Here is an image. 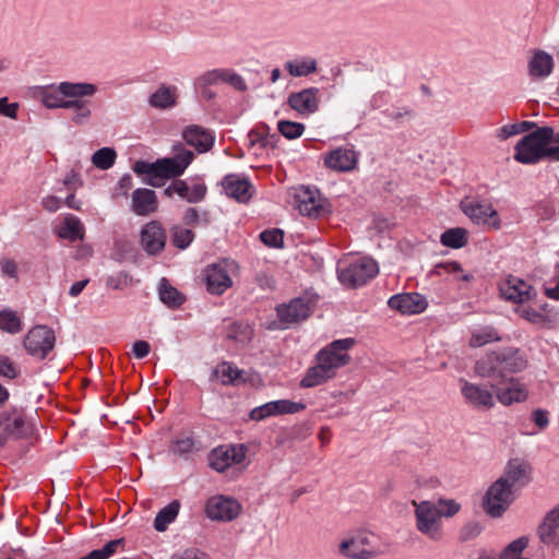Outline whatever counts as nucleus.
I'll return each mask as SVG.
<instances>
[{
  "label": "nucleus",
  "mask_w": 559,
  "mask_h": 559,
  "mask_svg": "<svg viewBox=\"0 0 559 559\" xmlns=\"http://www.w3.org/2000/svg\"><path fill=\"white\" fill-rule=\"evenodd\" d=\"M463 213L476 225L488 229L501 228V219L493 205L486 200H465L461 202Z\"/></svg>",
  "instance_id": "obj_11"
},
{
  "label": "nucleus",
  "mask_w": 559,
  "mask_h": 559,
  "mask_svg": "<svg viewBox=\"0 0 559 559\" xmlns=\"http://www.w3.org/2000/svg\"><path fill=\"white\" fill-rule=\"evenodd\" d=\"M275 415H284V414H296L306 408V405L302 403L293 402L289 400H277L273 401Z\"/></svg>",
  "instance_id": "obj_49"
},
{
  "label": "nucleus",
  "mask_w": 559,
  "mask_h": 559,
  "mask_svg": "<svg viewBox=\"0 0 559 559\" xmlns=\"http://www.w3.org/2000/svg\"><path fill=\"white\" fill-rule=\"evenodd\" d=\"M292 109L301 116H309L318 111L320 106V90L318 87H308L299 92L292 93L287 99Z\"/></svg>",
  "instance_id": "obj_20"
},
{
  "label": "nucleus",
  "mask_w": 559,
  "mask_h": 559,
  "mask_svg": "<svg viewBox=\"0 0 559 559\" xmlns=\"http://www.w3.org/2000/svg\"><path fill=\"white\" fill-rule=\"evenodd\" d=\"M32 431L33 425L23 408L13 407L0 413V448L9 440L29 436Z\"/></svg>",
  "instance_id": "obj_7"
},
{
  "label": "nucleus",
  "mask_w": 559,
  "mask_h": 559,
  "mask_svg": "<svg viewBox=\"0 0 559 559\" xmlns=\"http://www.w3.org/2000/svg\"><path fill=\"white\" fill-rule=\"evenodd\" d=\"M85 97H78L68 99V105L64 109H72V122L76 126L85 124L92 116L88 102L84 100Z\"/></svg>",
  "instance_id": "obj_35"
},
{
  "label": "nucleus",
  "mask_w": 559,
  "mask_h": 559,
  "mask_svg": "<svg viewBox=\"0 0 559 559\" xmlns=\"http://www.w3.org/2000/svg\"><path fill=\"white\" fill-rule=\"evenodd\" d=\"M296 206L301 215L319 218L328 213L323 200L317 191L301 188L296 193Z\"/></svg>",
  "instance_id": "obj_21"
},
{
  "label": "nucleus",
  "mask_w": 559,
  "mask_h": 559,
  "mask_svg": "<svg viewBox=\"0 0 559 559\" xmlns=\"http://www.w3.org/2000/svg\"><path fill=\"white\" fill-rule=\"evenodd\" d=\"M528 546V538L522 536L510 543L501 552V559H528L522 557L523 550Z\"/></svg>",
  "instance_id": "obj_46"
},
{
  "label": "nucleus",
  "mask_w": 559,
  "mask_h": 559,
  "mask_svg": "<svg viewBox=\"0 0 559 559\" xmlns=\"http://www.w3.org/2000/svg\"><path fill=\"white\" fill-rule=\"evenodd\" d=\"M514 493L504 478H498L486 491L483 508L491 518H500L512 504Z\"/></svg>",
  "instance_id": "obj_8"
},
{
  "label": "nucleus",
  "mask_w": 559,
  "mask_h": 559,
  "mask_svg": "<svg viewBox=\"0 0 559 559\" xmlns=\"http://www.w3.org/2000/svg\"><path fill=\"white\" fill-rule=\"evenodd\" d=\"M194 449V440L191 437H182L174 440L170 444V451L174 454H188Z\"/></svg>",
  "instance_id": "obj_52"
},
{
  "label": "nucleus",
  "mask_w": 559,
  "mask_h": 559,
  "mask_svg": "<svg viewBox=\"0 0 559 559\" xmlns=\"http://www.w3.org/2000/svg\"><path fill=\"white\" fill-rule=\"evenodd\" d=\"M19 110L17 103H9L8 97L0 98V116L16 119Z\"/></svg>",
  "instance_id": "obj_56"
},
{
  "label": "nucleus",
  "mask_w": 559,
  "mask_h": 559,
  "mask_svg": "<svg viewBox=\"0 0 559 559\" xmlns=\"http://www.w3.org/2000/svg\"><path fill=\"white\" fill-rule=\"evenodd\" d=\"M437 269L442 270L444 273L450 274L457 282L471 283L474 281V274L465 271L462 265L456 261L443 262L437 265Z\"/></svg>",
  "instance_id": "obj_40"
},
{
  "label": "nucleus",
  "mask_w": 559,
  "mask_h": 559,
  "mask_svg": "<svg viewBox=\"0 0 559 559\" xmlns=\"http://www.w3.org/2000/svg\"><path fill=\"white\" fill-rule=\"evenodd\" d=\"M374 535L368 531H356L346 535L337 545V554L346 559H372L379 555Z\"/></svg>",
  "instance_id": "obj_6"
},
{
  "label": "nucleus",
  "mask_w": 559,
  "mask_h": 559,
  "mask_svg": "<svg viewBox=\"0 0 559 559\" xmlns=\"http://www.w3.org/2000/svg\"><path fill=\"white\" fill-rule=\"evenodd\" d=\"M1 270L8 276H15L17 272L16 263L13 260L7 259L1 261Z\"/></svg>",
  "instance_id": "obj_63"
},
{
  "label": "nucleus",
  "mask_w": 559,
  "mask_h": 559,
  "mask_svg": "<svg viewBox=\"0 0 559 559\" xmlns=\"http://www.w3.org/2000/svg\"><path fill=\"white\" fill-rule=\"evenodd\" d=\"M124 538L109 540L103 548L95 549L80 559H109L117 554L118 549L124 548Z\"/></svg>",
  "instance_id": "obj_39"
},
{
  "label": "nucleus",
  "mask_w": 559,
  "mask_h": 559,
  "mask_svg": "<svg viewBox=\"0 0 559 559\" xmlns=\"http://www.w3.org/2000/svg\"><path fill=\"white\" fill-rule=\"evenodd\" d=\"M514 150V159L521 164L533 165L544 159L559 162V145H556L551 127H540L526 134Z\"/></svg>",
  "instance_id": "obj_3"
},
{
  "label": "nucleus",
  "mask_w": 559,
  "mask_h": 559,
  "mask_svg": "<svg viewBox=\"0 0 559 559\" xmlns=\"http://www.w3.org/2000/svg\"><path fill=\"white\" fill-rule=\"evenodd\" d=\"M158 209L155 191L146 188L135 189L131 194V210L139 216H148Z\"/></svg>",
  "instance_id": "obj_26"
},
{
  "label": "nucleus",
  "mask_w": 559,
  "mask_h": 559,
  "mask_svg": "<svg viewBox=\"0 0 559 559\" xmlns=\"http://www.w3.org/2000/svg\"><path fill=\"white\" fill-rule=\"evenodd\" d=\"M559 510L549 511L538 527L539 539L547 545H554L558 540Z\"/></svg>",
  "instance_id": "obj_31"
},
{
  "label": "nucleus",
  "mask_w": 559,
  "mask_h": 559,
  "mask_svg": "<svg viewBox=\"0 0 559 559\" xmlns=\"http://www.w3.org/2000/svg\"><path fill=\"white\" fill-rule=\"evenodd\" d=\"M17 376V370L10 358L5 356L0 357V377L14 379Z\"/></svg>",
  "instance_id": "obj_55"
},
{
  "label": "nucleus",
  "mask_w": 559,
  "mask_h": 559,
  "mask_svg": "<svg viewBox=\"0 0 559 559\" xmlns=\"http://www.w3.org/2000/svg\"><path fill=\"white\" fill-rule=\"evenodd\" d=\"M182 136L189 145L193 146L200 153L207 152L214 144L213 134L197 124L186 127Z\"/></svg>",
  "instance_id": "obj_28"
},
{
  "label": "nucleus",
  "mask_w": 559,
  "mask_h": 559,
  "mask_svg": "<svg viewBox=\"0 0 559 559\" xmlns=\"http://www.w3.org/2000/svg\"><path fill=\"white\" fill-rule=\"evenodd\" d=\"M0 329L11 334L19 333L22 330V322L17 314L12 310L0 312Z\"/></svg>",
  "instance_id": "obj_45"
},
{
  "label": "nucleus",
  "mask_w": 559,
  "mask_h": 559,
  "mask_svg": "<svg viewBox=\"0 0 559 559\" xmlns=\"http://www.w3.org/2000/svg\"><path fill=\"white\" fill-rule=\"evenodd\" d=\"M518 313L522 319L533 324H544L546 322V317L532 307H522L518 310Z\"/></svg>",
  "instance_id": "obj_54"
},
{
  "label": "nucleus",
  "mask_w": 559,
  "mask_h": 559,
  "mask_svg": "<svg viewBox=\"0 0 559 559\" xmlns=\"http://www.w3.org/2000/svg\"><path fill=\"white\" fill-rule=\"evenodd\" d=\"M532 420L539 429H545L549 424L548 413L543 409H536L532 413Z\"/></svg>",
  "instance_id": "obj_60"
},
{
  "label": "nucleus",
  "mask_w": 559,
  "mask_h": 559,
  "mask_svg": "<svg viewBox=\"0 0 559 559\" xmlns=\"http://www.w3.org/2000/svg\"><path fill=\"white\" fill-rule=\"evenodd\" d=\"M164 193L167 197H171L176 193L189 203H197L204 199L206 194V187L203 183H197L189 187L186 181L176 180L165 189Z\"/></svg>",
  "instance_id": "obj_29"
},
{
  "label": "nucleus",
  "mask_w": 559,
  "mask_h": 559,
  "mask_svg": "<svg viewBox=\"0 0 559 559\" xmlns=\"http://www.w3.org/2000/svg\"><path fill=\"white\" fill-rule=\"evenodd\" d=\"M175 156L156 160V179L160 180L162 186L165 179L177 178L181 176L194 158L193 152L183 146L175 147Z\"/></svg>",
  "instance_id": "obj_12"
},
{
  "label": "nucleus",
  "mask_w": 559,
  "mask_h": 559,
  "mask_svg": "<svg viewBox=\"0 0 559 559\" xmlns=\"http://www.w3.org/2000/svg\"><path fill=\"white\" fill-rule=\"evenodd\" d=\"M313 307L309 298L298 297L288 304L280 305L276 312L281 322L288 325L306 320L313 311Z\"/></svg>",
  "instance_id": "obj_18"
},
{
  "label": "nucleus",
  "mask_w": 559,
  "mask_h": 559,
  "mask_svg": "<svg viewBox=\"0 0 559 559\" xmlns=\"http://www.w3.org/2000/svg\"><path fill=\"white\" fill-rule=\"evenodd\" d=\"M416 528L419 533L432 542L443 538L442 518H452L461 510V504L454 499L440 498L436 502L425 500L412 501Z\"/></svg>",
  "instance_id": "obj_2"
},
{
  "label": "nucleus",
  "mask_w": 559,
  "mask_h": 559,
  "mask_svg": "<svg viewBox=\"0 0 559 559\" xmlns=\"http://www.w3.org/2000/svg\"><path fill=\"white\" fill-rule=\"evenodd\" d=\"M388 305L402 314H416L426 310L427 300L418 293H405L392 296Z\"/></svg>",
  "instance_id": "obj_24"
},
{
  "label": "nucleus",
  "mask_w": 559,
  "mask_h": 559,
  "mask_svg": "<svg viewBox=\"0 0 559 559\" xmlns=\"http://www.w3.org/2000/svg\"><path fill=\"white\" fill-rule=\"evenodd\" d=\"M160 300L168 307H178L185 301V297L175 287L163 278L159 286Z\"/></svg>",
  "instance_id": "obj_41"
},
{
  "label": "nucleus",
  "mask_w": 559,
  "mask_h": 559,
  "mask_svg": "<svg viewBox=\"0 0 559 559\" xmlns=\"http://www.w3.org/2000/svg\"><path fill=\"white\" fill-rule=\"evenodd\" d=\"M379 272L378 264L370 258H359L348 265L338 267V278L347 287L365 285Z\"/></svg>",
  "instance_id": "obj_9"
},
{
  "label": "nucleus",
  "mask_w": 559,
  "mask_h": 559,
  "mask_svg": "<svg viewBox=\"0 0 559 559\" xmlns=\"http://www.w3.org/2000/svg\"><path fill=\"white\" fill-rule=\"evenodd\" d=\"M359 153L352 147H337L325 155V166L335 171L347 173L356 168Z\"/></svg>",
  "instance_id": "obj_23"
},
{
  "label": "nucleus",
  "mask_w": 559,
  "mask_h": 559,
  "mask_svg": "<svg viewBox=\"0 0 559 559\" xmlns=\"http://www.w3.org/2000/svg\"><path fill=\"white\" fill-rule=\"evenodd\" d=\"M501 337L492 326H481L472 332L468 345L473 348L485 346L489 343L499 342Z\"/></svg>",
  "instance_id": "obj_37"
},
{
  "label": "nucleus",
  "mask_w": 559,
  "mask_h": 559,
  "mask_svg": "<svg viewBox=\"0 0 559 559\" xmlns=\"http://www.w3.org/2000/svg\"><path fill=\"white\" fill-rule=\"evenodd\" d=\"M241 511L239 502L225 496H215L207 500L206 515L213 521L229 522L235 520Z\"/></svg>",
  "instance_id": "obj_15"
},
{
  "label": "nucleus",
  "mask_w": 559,
  "mask_h": 559,
  "mask_svg": "<svg viewBox=\"0 0 559 559\" xmlns=\"http://www.w3.org/2000/svg\"><path fill=\"white\" fill-rule=\"evenodd\" d=\"M528 74L533 79H545L554 69V58L544 50H535L528 61Z\"/></svg>",
  "instance_id": "obj_30"
},
{
  "label": "nucleus",
  "mask_w": 559,
  "mask_h": 559,
  "mask_svg": "<svg viewBox=\"0 0 559 559\" xmlns=\"http://www.w3.org/2000/svg\"><path fill=\"white\" fill-rule=\"evenodd\" d=\"M221 82L228 83L237 91H246L247 84L245 80L235 71L230 69H222Z\"/></svg>",
  "instance_id": "obj_50"
},
{
  "label": "nucleus",
  "mask_w": 559,
  "mask_h": 559,
  "mask_svg": "<svg viewBox=\"0 0 559 559\" xmlns=\"http://www.w3.org/2000/svg\"><path fill=\"white\" fill-rule=\"evenodd\" d=\"M180 510V502L174 500L164 507L156 515L154 520V528L157 532H165L168 525L171 524L178 516Z\"/></svg>",
  "instance_id": "obj_36"
},
{
  "label": "nucleus",
  "mask_w": 559,
  "mask_h": 559,
  "mask_svg": "<svg viewBox=\"0 0 559 559\" xmlns=\"http://www.w3.org/2000/svg\"><path fill=\"white\" fill-rule=\"evenodd\" d=\"M241 371L234 368L229 362L219 364L214 370V377L222 384H233L240 378Z\"/></svg>",
  "instance_id": "obj_43"
},
{
  "label": "nucleus",
  "mask_w": 559,
  "mask_h": 559,
  "mask_svg": "<svg viewBox=\"0 0 559 559\" xmlns=\"http://www.w3.org/2000/svg\"><path fill=\"white\" fill-rule=\"evenodd\" d=\"M499 292L503 299L515 304H523L534 295L532 285L513 275L500 282Z\"/></svg>",
  "instance_id": "obj_19"
},
{
  "label": "nucleus",
  "mask_w": 559,
  "mask_h": 559,
  "mask_svg": "<svg viewBox=\"0 0 559 559\" xmlns=\"http://www.w3.org/2000/svg\"><path fill=\"white\" fill-rule=\"evenodd\" d=\"M491 388L495 391L497 400L506 406L523 402L527 397L525 386L514 378L496 379Z\"/></svg>",
  "instance_id": "obj_16"
},
{
  "label": "nucleus",
  "mask_w": 559,
  "mask_h": 559,
  "mask_svg": "<svg viewBox=\"0 0 559 559\" xmlns=\"http://www.w3.org/2000/svg\"><path fill=\"white\" fill-rule=\"evenodd\" d=\"M532 467L528 462L522 459H512L508 462L504 474L500 478L506 479V484L523 487L531 479Z\"/></svg>",
  "instance_id": "obj_27"
},
{
  "label": "nucleus",
  "mask_w": 559,
  "mask_h": 559,
  "mask_svg": "<svg viewBox=\"0 0 559 559\" xmlns=\"http://www.w3.org/2000/svg\"><path fill=\"white\" fill-rule=\"evenodd\" d=\"M246 453L247 448L243 444L221 445L210 453V466L217 472H224L228 467L241 463Z\"/></svg>",
  "instance_id": "obj_14"
},
{
  "label": "nucleus",
  "mask_w": 559,
  "mask_h": 559,
  "mask_svg": "<svg viewBox=\"0 0 559 559\" xmlns=\"http://www.w3.org/2000/svg\"><path fill=\"white\" fill-rule=\"evenodd\" d=\"M238 271V264L233 260H222L205 269L206 288L211 294L222 295L233 286V276Z\"/></svg>",
  "instance_id": "obj_10"
},
{
  "label": "nucleus",
  "mask_w": 559,
  "mask_h": 559,
  "mask_svg": "<svg viewBox=\"0 0 559 559\" xmlns=\"http://www.w3.org/2000/svg\"><path fill=\"white\" fill-rule=\"evenodd\" d=\"M55 333L46 325H36L31 329L25 338L24 347L36 358L44 359L55 346Z\"/></svg>",
  "instance_id": "obj_13"
},
{
  "label": "nucleus",
  "mask_w": 559,
  "mask_h": 559,
  "mask_svg": "<svg viewBox=\"0 0 559 559\" xmlns=\"http://www.w3.org/2000/svg\"><path fill=\"white\" fill-rule=\"evenodd\" d=\"M171 559H207V557L198 549H187L181 554L174 555Z\"/></svg>",
  "instance_id": "obj_61"
},
{
  "label": "nucleus",
  "mask_w": 559,
  "mask_h": 559,
  "mask_svg": "<svg viewBox=\"0 0 559 559\" xmlns=\"http://www.w3.org/2000/svg\"><path fill=\"white\" fill-rule=\"evenodd\" d=\"M43 206L49 212H57L61 206V200L55 195H48L43 199Z\"/></svg>",
  "instance_id": "obj_62"
},
{
  "label": "nucleus",
  "mask_w": 559,
  "mask_h": 559,
  "mask_svg": "<svg viewBox=\"0 0 559 559\" xmlns=\"http://www.w3.org/2000/svg\"><path fill=\"white\" fill-rule=\"evenodd\" d=\"M355 345L352 337L335 340L316 355V365L308 368L300 381L301 388L321 385L336 377L340 368L350 361L349 349Z\"/></svg>",
  "instance_id": "obj_1"
},
{
  "label": "nucleus",
  "mask_w": 559,
  "mask_h": 559,
  "mask_svg": "<svg viewBox=\"0 0 559 559\" xmlns=\"http://www.w3.org/2000/svg\"><path fill=\"white\" fill-rule=\"evenodd\" d=\"M285 69L292 76H307L317 72V60L311 57L296 58L285 63Z\"/></svg>",
  "instance_id": "obj_34"
},
{
  "label": "nucleus",
  "mask_w": 559,
  "mask_h": 559,
  "mask_svg": "<svg viewBox=\"0 0 559 559\" xmlns=\"http://www.w3.org/2000/svg\"><path fill=\"white\" fill-rule=\"evenodd\" d=\"M461 393L465 402L480 411H487L495 406L493 393L485 385L471 383L461 379Z\"/></svg>",
  "instance_id": "obj_17"
},
{
  "label": "nucleus",
  "mask_w": 559,
  "mask_h": 559,
  "mask_svg": "<svg viewBox=\"0 0 559 559\" xmlns=\"http://www.w3.org/2000/svg\"><path fill=\"white\" fill-rule=\"evenodd\" d=\"M117 159V153L112 147H103L92 155V163L102 170H107L114 166Z\"/></svg>",
  "instance_id": "obj_42"
},
{
  "label": "nucleus",
  "mask_w": 559,
  "mask_h": 559,
  "mask_svg": "<svg viewBox=\"0 0 559 559\" xmlns=\"http://www.w3.org/2000/svg\"><path fill=\"white\" fill-rule=\"evenodd\" d=\"M97 86L87 82H60L43 86L38 96L48 109L66 108L68 99L78 97H93L97 93Z\"/></svg>",
  "instance_id": "obj_5"
},
{
  "label": "nucleus",
  "mask_w": 559,
  "mask_h": 559,
  "mask_svg": "<svg viewBox=\"0 0 559 559\" xmlns=\"http://www.w3.org/2000/svg\"><path fill=\"white\" fill-rule=\"evenodd\" d=\"M526 366L525 355L518 348L509 347L488 353L476 361L474 370L481 378L503 379L507 372H520Z\"/></svg>",
  "instance_id": "obj_4"
},
{
  "label": "nucleus",
  "mask_w": 559,
  "mask_h": 559,
  "mask_svg": "<svg viewBox=\"0 0 559 559\" xmlns=\"http://www.w3.org/2000/svg\"><path fill=\"white\" fill-rule=\"evenodd\" d=\"M84 233L83 224L73 215H68L58 229V236L71 242L83 239Z\"/></svg>",
  "instance_id": "obj_33"
},
{
  "label": "nucleus",
  "mask_w": 559,
  "mask_h": 559,
  "mask_svg": "<svg viewBox=\"0 0 559 559\" xmlns=\"http://www.w3.org/2000/svg\"><path fill=\"white\" fill-rule=\"evenodd\" d=\"M133 171L138 175H147L146 183L152 187H160V180L156 179V162L147 163L144 160H138L133 166Z\"/></svg>",
  "instance_id": "obj_47"
},
{
  "label": "nucleus",
  "mask_w": 559,
  "mask_h": 559,
  "mask_svg": "<svg viewBox=\"0 0 559 559\" xmlns=\"http://www.w3.org/2000/svg\"><path fill=\"white\" fill-rule=\"evenodd\" d=\"M271 416H276L273 401L254 407L249 414L250 419L255 421L263 420Z\"/></svg>",
  "instance_id": "obj_53"
},
{
  "label": "nucleus",
  "mask_w": 559,
  "mask_h": 559,
  "mask_svg": "<svg viewBox=\"0 0 559 559\" xmlns=\"http://www.w3.org/2000/svg\"><path fill=\"white\" fill-rule=\"evenodd\" d=\"M277 128L281 134L289 140L299 138L305 131V126L302 123L289 120L278 121Z\"/></svg>",
  "instance_id": "obj_48"
},
{
  "label": "nucleus",
  "mask_w": 559,
  "mask_h": 559,
  "mask_svg": "<svg viewBox=\"0 0 559 559\" xmlns=\"http://www.w3.org/2000/svg\"><path fill=\"white\" fill-rule=\"evenodd\" d=\"M222 186L229 198L240 203H247L253 195L254 189L249 180L238 175H227Z\"/></svg>",
  "instance_id": "obj_25"
},
{
  "label": "nucleus",
  "mask_w": 559,
  "mask_h": 559,
  "mask_svg": "<svg viewBox=\"0 0 559 559\" xmlns=\"http://www.w3.org/2000/svg\"><path fill=\"white\" fill-rule=\"evenodd\" d=\"M260 239L269 247L280 248L283 245L284 235L280 229H269L260 234Z\"/></svg>",
  "instance_id": "obj_51"
},
{
  "label": "nucleus",
  "mask_w": 559,
  "mask_h": 559,
  "mask_svg": "<svg viewBox=\"0 0 559 559\" xmlns=\"http://www.w3.org/2000/svg\"><path fill=\"white\" fill-rule=\"evenodd\" d=\"M151 346L146 341H136L132 346V353L135 358L142 359L150 354Z\"/></svg>",
  "instance_id": "obj_59"
},
{
  "label": "nucleus",
  "mask_w": 559,
  "mask_h": 559,
  "mask_svg": "<svg viewBox=\"0 0 559 559\" xmlns=\"http://www.w3.org/2000/svg\"><path fill=\"white\" fill-rule=\"evenodd\" d=\"M221 78H222V69H214V70L203 73L198 79V84L203 85V86L217 84V83H221Z\"/></svg>",
  "instance_id": "obj_57"
},
{
  "label": "nucleus",
  "mask_w": 559,
  "mask_h": 559,
  "mask_svg": "<svg viewBox=\"0 0 559 559\" xmlns=\"http://www.w3.org/2000/svg\"><path fill=\"white\" fill-rule=\"evenodd\" d=\"M177 97L176 86L163 84L150 96L148 103L154 108L167 109L176 105Z\"/></svg>",
  "instance_id": "obj_32"
},
{
  "label": "nucleus",
  "mask_w": 559,
  "mask_h": 559,
  "mask_svg": "<svg viewBox=\"0 0 559 559\" xmlns=\"http://www.w3.org/2000/svg\"><path fill=\"white\" fill-rule=\"evenodd\" d=\"M522 131H523V128L520 124H507V126L501 127L497 131V135L501 140H507L508 138L519 134Z\"/></svg>",
  "instance_id": "obj_58"
},
{
  "label": "nucleus",
  "mask_w": 559,
  "mask_h": 559,
  "mask_svg": "<svg viewBox=\"0 0 559 559\" xmlns=\"http://www.w3.org/2000/svg\"><path fill=\"white\" fill-rule=\"evenodd\" d=\"M194 239L192 230L182 226L176 225L171 228V242L178 249L188 248Z\"/></svg>",
  "instance_id": "obj_44"
},
{
  "label": "nucleus",
  "mask_w": 559,
  "mask_h": 559,
  "mask_svg": "<svg viewBox=\"0 0 559 559\" xmlns=\"http://www.w3.org/2000/svg\"><path fill=\"white\" fill-rule=\"evenodd\" d=\"M440 242L452 249L463 248L467 243V230L461 227L447 229L442 233Z\"/></svg>",
  "instance_id": "obj_38"
},
{
  "label": "nucleus",
  "mask_w": 559,
  "mask_h": 559,
  "mask_svg": "<svg viewBox=\"0 0 559 559\" xmlns=\"http://www.w3.org/2000/svg\"><path fill=\"white\" fill-rule=\"evenodd\" d=\"M200 215L193 207L188 209L183 214V223L187 225H195L199 222Z\"/></svg>",
  "instance_id": "obj_64"
},
{
  "label": "nucleus",
  "mask_w": 559,
  "mask_h": 559,
  "mask_svg": "<svg viewBox=\"0 0 559 559\" xmlns=\"http://www.w3.org/2000/svg\"><path fill=\"white\" fill-rule=\"evenodd\" d=\"M166 245V234L162 225L152 221L141 230V246L151 255L159 253Z\"/></svg>",
  "instance_id": "obj_22"
}]
</instances>
